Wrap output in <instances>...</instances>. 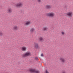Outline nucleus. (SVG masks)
<instances>
[{
    "instance_id": "nucleus-2",
    "label": "nucleus",
    "mask_w": 73,
    "mask_h": 73,
    "mask_svg": "<svg viewBox=\"0 0 73 73\" xmlns=\"http://www.w3.org/2000/svg\"><path fill=\"white\" fill-rule=\"evenodd\" d=\"M23 3L21 2H19L15 5L16 7H21L23 6Z\"/></svg>"
},
{
    "instance_id": "nucleus-8",
    "label": "nucleus",
    "mask_w": 73,
    "mask_h": 73,
    "mask_svg": "<svg viewBox=\"0 0 73 73\" xmlns=\"http://www.w3.org/2000/svg\"><path fill=\"white\" fill-rule=\"evenodd\" d=\"M60 60L61 61V62H62L63 63H64V62H65L66 61L65 59L63 57L60 58Z\"/></svg>"
},
{
    "instance_id": "nucleus-12",
    "label": "nucleus",
    "mask_w": 73,
    "mask_h": 73,
    "mask_svg": "<svg viewBox=\"0 0 73 73\" xmlns=\"http://www.w3.org/2000/svg\"><path fill=\"white\" fill-rule=\"evenodd\" d=\"M34 44L35 45V47L36 49H38V43L36 42L34 43Z\"/></svg>"
},
{
    "instance_id": "nucleus-17",
    "label": "nucleus",
    "mask_w": 73,
    "mask_h": 73,
    "mask_svg": "<svg viewBox=\"0 0 73 73\" xmlns=\"http://www.w3.org/2000/svg\"><path fill=\"white\" fill-rule=\"evenodd\" d=\"M61 34L62 35H65V32L62 31L61 32Z\"/></svg>"
},
{
    "instance_id": "nucleus-9",
    "label": "nucleus",
    "mask_w": 73,
    "mask_h": 73,
    "mask_svg": "<svg viewBox=\"0 0 73 73\" xmlns=\"http://www.w3.org/2000/svg\"><path fill=\"white\" fill-rule=\"evenodd\" d=\"M21 50L23 52H25L27 50V47L24 46H23L21 48Z\"/></svg>"
},
{
    "instance_id": "nucleus-16",
    "label": "nucleus",
    "mask_w": 73,
    "mask_h": 73,
    "mask_svg": "<svg viewBox=\"0 0 73 73\" xmlns=\"http://www.w3.org/2000/svg\"><path fill=\"white\" fill-rule=\"evenodd\" d=\"M3 36V33L2 31H0V36Z\"/></svg>"
},
{
    "instance_id": "nucleus-1",
    "label": "nucleus",
    "mask_w": 73,
    "mask_h": 73,
    "mask_svg": "<svg viewBox=\"0 0 73 73\" xmlns=\"http://www.w3.org/2000/svg\"><path fill=\"white\" fill-rule=\"evenodd\" d=\"M31 24V22L30 21H26L24 22V25L26 26L29 25H30Z\"/></svg>"
},
{
    "instance_id": "nucleus-21",
    "label": "nucleus",
    "mask_w": 73,
    "mask_h": 73,
    "mask_svg": "<svg viewBox=\"0 0 73 73\" xmlns=\"http://www.w3.org/2000/svg\"><path fill=\"white\" fill-rule=\"evenodd\" d=\"M62 73H65V72H64V71H63V72H62Z\"/></svg>"
},
{
    "instance_id": "nucleus-13",
    "label": "nucleus",
    "mask_w": 73,
    "mask_h": 73,
    "mask_svg": "<svg viewBox=\"0 0 73 73\" xmlns=\"http://www.w3.org/2000/svg\"><path fill=\"white\" fill-rule=\"evenodd\" d=\"M13 29L15 31H17L18 30V27L16 25H15L13 27Z\"/></svg>"
},
{
    "instance_id": "nucleus-20",
    "label": "nucleus",
    "mask_w": 73,
    "mask_h": 73,
    "mask_svg": "<svg viewBox=\"0 0 73 73\" xmlns=\"http://www.w3.org/2000/svg\"><path fill=\"white\" fill-rule=\"evenodd\" d=\"M41 56L42 57H43L44 56V54H41Z\"/></svg>"
},
{
    "instance_id": "nucleus-10",
    "label": "nucleus",
    "mask_w": 73,
    "mask_h": 73,
    "mask_svg": "<svg viewBox=\"0 0 73 73\" xmlns=\"http://www.w3.org/2000/svg\"><path fill=\"white\" fill-rule=\"evenodd\" d=\"M48 27H44L43 28L42 30L43 31L45 32L46 31H48Z\"/></svg>"
},
{
    "instance_id": "nucleus-3",
    "label": "nucleus",
    "mask_w": 73,
    "mask_h": 73,
    "mask_svg": "<svg viewBox=\"0 0 73 73\" xmlns=\"http://www.w3.org/2000/svg\"><path fill=\"white\" fill-rule=\"evenodd\" d=\"M47 15L51 17H54V13L53 12H51L50 13H48L47 14Z\"/></svg>"
},
{
    "instance_id": "nucleus-15",
    "label": "nucleus",
    "mask_w": 73,
    "mask_h": 73,
    "mask_svg": "<svg viewBox=\"0 0 73 73\" xmlns=\"http://www.w3.org/2000/svg\"><path fill=\"white\" fill-rule=\"evenodd\" d=\"M35 29L33 28H31L30 29V32H34V31H35Z\"/></svg>"
},
{
    "instance_id": "nucleus-14",
    "label": "nucleus",
    "mask_w": 73,
    "mask_h": 73,
    "mask_svg": "<svg viewBox=\"0 0 73 73\" xmlns=\"http://www.w3.org/2000/svg\"><path fill=\"white\" fill-rule=\"evenodd\" d=\"M39 40L40 41H41V42H42L43 41H44V38L43 37H42V36H40L39 38Z\"/></svg>"
},
{
    "instance_id": "nucleus-6",
    "label": "nucleus",
    "mask_w": 73,
    "mask_h": 73,
    "mask_svg": "<svg viewBox=\"0 0 73 73\" xmlns=\"http://www.w3.org/2000/svg\"><path fill=\"white\" fill-rule=\"evenodd\" d=\"M72 11H70L66 13V15L69 17H72Z\"/></svg>"
},
{
    "instance_id": "nucleus-18",
    "label": "nucleus",
    "mask_w": 73,
    "mask_h": 73,
    "mask_svg": "<svg viewBox=\"0 0 73 73\" xmlns=\"http://www.w3.org/2000/svg\"><path fill=\"white\" fill-rule=\"evenodd\" d=\"M37 1L38 2V3H41V0H37Z\"/></svg>"
},
{
    "instance_id": "nucleus-7",
    "label": "nucleus",
    "mask_w": 73,
    "mask_h": 73,
    "mask_svg": "<svg viewBox=\"0 0 73 73\" xmlns=\"http://www.w3.org/2000/svg\"><path fill=\"white\" fill-rule=\"evenodd\" d=\"M12 12V8H11L10 7L7 9V12L8 13H11Z\"/></svg>"
},
{
    "instance_id": "nucleus-5",
    "label": "nucleus",
    "mask_w": 73,
    "mask_h": 73,
    "mask_svg": "<svg viewBox=\"0 0 73 73\" xmlns=\"http://www.w3.org/2000/svg\"><path fill=\"white\" fill-rule=\"evenodd\" d=\"M31 55V52H27L25 53L23 55V57H26V56H28Z\"/></svg>"
},
{
    "instance_id": "nucleus-22",
    "label": "nucleus",
    "mask_w": 73,
    "mask_h": 73,
    "mask_svg": "<svg viewBox=\"0 0 73 73\" xmlns=\"http://www.w3.org/2000/svg\"><path fill=\"white\" fill-rule=\"evenodd\" d=\"M32 1H34L35 0H32Z\"/></svg>"
},
{
    "instance_id": "nucleus-11",
    "label": "nucleus",
    "mask_w": 73,
    "mask_h": 73,
    "mask_svg": "<svg viewBox=\"0 0 73 73\" xmlns=\"http://www.w3.org/2000/svg\"><path fill=\"white\" fill-rule=\"evenodd\" d=\"M45 8L46 9H50L52 8V6L50 5H47L45 6Z\"/></svg>"
},
{
    "instance_id": "nucleus-4",
    "label": "nucleus",
    "mask_w": 73,
    "mask_h": 73,
    "mask_svg": "<svg viewBox=\"0 0 73 73\" xmlns=\"http://www.w3.org/2000/svg\"><path fill=\"white\" fill-rule=\"evenodd\" d=\"M30 72H32L33 73H39V71L38 70H35L34 69H30Z\"/></svg>"
},
{
    "instance_id": "nucleus-19",
    "label": "nucleus",
    "mask_w": 73,
    "mask_h": 73,
    "mask_svg": "<svg viewBox=\"0 0 73 73\" xmlns=\"http://www.w3.org/2000/svg\"><path fill=\"white\" fill-rule=\"evenodd\" d=\"M35 59V60H38V58L37 57H36Z\"/></svg>"
}]
</instances>
